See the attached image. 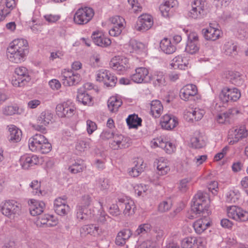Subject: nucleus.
<instances>
[{
	"mask_svg": "<svg viewBox=\"0 0 248 248\" xmlns=\"http://www.w3.org/2000/svg\"><path fill=\"white\" fill-rule=\"evenodd\" d=\"M228 78L232 84L238 86L242 85L245 81V76L236 71L229 72Z\"/></svg>",
	"mask_w": 248,
	"mask_h": 248,
	"instance_id": "obj_38",
	"label": "nucleus"
},
{
	"mask_svg": "<svg viewBox=\"0 0 248 248\" xmlns=\"http://www.w3.org/2000/svg\"><path fill=\"white\" fill-rule=\"evenodd\" d=\"M209 199L206 193L199 191L193 197L191 203V211L195 214L209 215Z\"/></svg>",
	"mask_w": 248,
	"mask_h": 248,
	"instance_id": "obj_2",
	"label": "nucleus"
},
{
	"mask_svg": "<svg viewBox=\"0 0 248 248\" xmlns=\"http://www.w3.org/2000/svg\"><path fill=\"white\" fill-rule=\"evenodd\" d=\"M237 46L232 42H228L225 44L223 49L224 52L227 55H236L237 53Z\"/></svg>",
	"mask_w": 248,
	"mask_h": 248,
	"instance_id": "obj_49",
	"label": "nucleus"
},
{
	"mask_svg": "<svg viewBox=\"0 0 248 248\" xmlns=\"http://www.w3.org/2000/svg\"><path fill=\"white\" fill-rule=\"evenodd\" d=\"M191 142L192 146L196 148H200L203 145L204 142L200 136H195L191 138Z\"/></svg>",
	"mask_w": 248,
	"mask_h": 248,
	"instance_id": "obj_61",
	"label": "nucleus"
},
{
	"mask_svg": "<svg viewBox=\"0 0 248 248\" xmlns=\"http://www.w3.org/2000/svg\"><path fill=\"white\" fill-rule=\"evenodd\" d=\"M92 202V198L89 195H84L82 196L77 206V218L80 221L87 220L88 218L89 212L88 207Z\"/></svg>",
	"mask_w": 248,
	"mask_h": 248,
	"instance_id": "obj_6",
	"label": "nucleus"
},
{
	"mask_svg": "<svg viewBox=\"0 0 248 248\" xmlns=\"http://www.w3.org/2000/svg\"><path fill=\"white\" fill-rule=\"evenodd\" d=\"M19 108L17 105L5 106L1 108L2 113L6 116L13 115L18 113Z\"/></svg>",
	"mask_w": 248,
	"mask_h": 248,
	"instance_id": "obj_47",
	"label": "nucleus"
},
{
	"mask_svg": "<svg viewBox=\"0 0 248 248\" xmlns=\"http://www.w3.org/2000/svg\"><path fill=\"white\" fill-rule=\"evenodd\" d=\"M178 124V122L176 117L168 114L164 115L160 122L161 127L166 130L173 129Z\"/></svg>",
	"mask_w": 248,
	"mask_h": 248,
	"instance_id": "obj_34",
	"label": "nucleus"
},
{
	"mask_svg": "<svg viewBox=\"0 0 248 248\" xmlns=\"http://www.w3.org/2000/svg\"><path fill=\"white\" fill-rule=\"evenodd\" d=\"M144 48V45L143 43L135 40H131L124 47L126 53L136 54H140Z\"/></svg>",
	"mask_w": 248,
	"mask_h": 248,
	"instance_id": "obj_32",
	"label": "nucleus"
},
{
	"mask_svg": "<svg viewBox=\"0 0 248 248\" xmlns=\"http://www.w3.org/2000/svg\"><path fill=\"white\" fill-rule=\"evenodd\" d=\"M155 166H156L157 170H163L165 169H168L169 163L167 160L163 157H160L156 159L155 163Z\"/></svg>",
	"mask_w": 248,
	"mask_h": 248,
	"instance_id": "obj_52",
	"label": "nucleus"
},
{
	"mask_svg": "<svg viewBox=\"0 0 248 248\" xmlns=\"http://www.w3.org/2000/svg\"><path fill=\"white\" fill-rule=\"evenodd\" d=\"M91 140L88 138H82L78 140L76 148L80 152H84L90 148Z\"/></svg>",
	"mask_w": 248,
	"mask_h": 248,
	"instance_id": "obj_43",
	"label": "nucleus"
},
{
	"mask_svg": "<svg viewBox=\"0 0 248 248\" xmlns=\"http://www.w3.org/2000/svg\"><path fill=\"white\" fill-rule=\"evenodd\" d=\"M248 130L244 125L229 130L227 137V141L230 145H233L241 140L247 137Z\"/></svg>",
	"mask_w": 248,
	"mask_h": 248,
	"instance_id": "obj_9",
	"label": "nucleus"
},
{
	"mask_svg": "<svg viewBox=\"0 0 248 248\" xmlns=\"http://www.w3.org/2000/svg\"><path fill=\"white\" fill-rule=\"evenodd\" d=\"M29 206L31 214L33 216H36L43 213L45 204L43 202L31 199L29 203Z\"/></svg>",
	"mask_w": 248,
	"mask_h": 248,
	"instance_id": "obj_35",
	"label": "nucleus"
},
{
	"mask_svg": "<svg viewBox=\"0 0 248 248\" xmlns=\"http://www.w3.org/2000/svg\"><path fill=\"white\" fill-rule=\"evenodd\" d=\"M77 99L84 105L91 106L93 104L92 97L82 88L78 90Z\"/></svg>",
	"mask_w": 248,
	"mask_h": 248,
	"instance_id": "obj_37",
	"label": "nucleus"
},
{
	"mask_svg": "<svg viewBox=\"0 0 248 248\" xmlns=\"http://www.w3.org/2000/svg\"><path fill=\"white\" fill-rule=\"evenodd\" d=\"M227 215L229 217L237 221L244 222L248 220V212L235 206L228 208Z\"/></svg>",
	"mask_w": 248,
	"mask_h": 248,
	"instance_id": "obj_19",
	"label": "nucleus"
},
{
	"mask_svg": "<svg viewBox=\"0 0 248 248\" xmlns=\"http://www.w3.org/2000/svg\"><path fill=\"white\" fill-rule=\"evenodd\" d=\"M174 69L186 70L190 67V61L184 55H178L174 58L170 64Z\"/></svg>",
	"mask_w": 248,
	"mask_h": 248,
	"instance_id": "obj_26",
	"label": "nucleus"
},
{
	"mask_svg": "<svg viewBox=\"0 0 248 248\" xmlns=\"http://www.w3.org/2000/svg\"><path fill=\"white\" fill-rule=\"evenodd\" d=\"M29 52V46L27 40L18 38L10 44L7 49V56L11 62L20 63L26 60Z\"/></svg>",
	"mask_w": 248,
	"mask_h": 248,
	"instance_id": "obj_1",
	"label": "nucleus"
},
{
	"mask_svg": "<svg viewBox=\"0 0 248 248\" xmlns=\"http://www.w3.org/2000/svg\"><path fill=\"white\" fill-rule=\"evenodd\" d=\"M150 146L153 148L159 147L168 154H171L176 150L175 145L163 137L154 139L150 142Z\"/></svg>",
	"mask_w": 248,
	"mask_h": 248,
	"instance_id": "obj_10",
	"label": "nucleus"
},
{
	"mask_svg": "<svg viewBox=\"0 0 248 248\" xmlns=\"http://www.w3.org/2000/svg\"><path fill=\"white\" fill-rule=\"evenodd\" d=\"M94 13L93 8L88 6L78 8L74 16V21L78 25L88 23L93 17Z\"/></svg>",
	"mask_w": 248,
	"mask_h": 248,
	"instance_id": "obj_5",
	"label": "nucleus"
},
{
	"mask_svg": "<svg viewBox=\"0 0 248 248\" xmlns=\"http://www.w3.org/2000/svg\"><path fill=\"white\" fill-rule=\"evenodd\" d=\"M109 187V181L108 179L101 178L96 181L95 188L98 191L107 193Z\"/></svg>",
	"mask_w": 248,
	"mask_h": 248,
	"instance_id": "obj_44",
	"label": "nucleus"
},
{
	"mask_svg": "<svg viewBox=\"0 0 248 248\" xmlns=\"http://www.w3.org/2000/svg\"><path fill=\"white\" fill-rule=\"evenodd\" d=\"M146 167V164L144 162L143 159L137 157L133 159L131 170H142Z\"/></svg>",
	"mask_w": 248,
	"mask_h": 248,
	"instance_id": "obj_48",
	"label": "nucleus"
},
{
	"mask_svg": "<svg viewBox=\"0 0 248 248\" xmlns=\"http://www.w3.org/2000/svg\"><path fill=\"white\" fill-rule=\"evenodd\" d=\"M109 213L114 217H117L121 214L122 209L119 205V198L116 201V204H112L109 208Z\"/></svg>",
	"mask_w": 248,
	"mask_h": 248,
	"instance_id": "obj_55",
	"label": "nucleus"
},
{
	"mask_svg": "<svg viewBox=\"0 0 248 248\" xmlns=\"http://www.w3.org/2000/svg\"><path fill=\"white\" fill-rule=\"evenodd\" d=\"M122 103V100L120 96H112L108 101V107L110 112H116Z\"/></svg>",
	"mask_w": 248,
	"mask_h": 248,
	"instance_id": "obj_39",
	"label": "nucleus"
},
{
	"mask_svg": "<svg viewBox=\"0 0 248 248\" xmlns=\"http://www.w3.org/2000/svg\"><path fill=\"white\" fill-rule=\"evenodd\" d=\"M126 122L129 128H137L141 125L142 120L138 115L133 114L128 116Z\"/></svg>",
	"mask_w": 248,
	"mask_h": 248,
	"instance_id": "obj_42",
	"label": "nucleus"
},
{
	"mask_svg": "<svg viewBox=\"0 0 248 248\" xmlns=\"http://www.w3.org/2000/svg\"><path fill=\"white\" fill-rule=\"evenodd\" d=\"M237 32L236 33L238 38L244 39L248 37V24L241 23L237 26Z\"/></svg>",
	"mask_w": 248,
	"mask_h": 248,
	"instance_id": "obj_45",
	"label": "nucleus"
},
{
	"mask_svg": "<svg viewBox=\"0 0 248 248\" xmlns=\"http://www.w3.org/2000/svg\"><path fill=\"white\" fill-rule=\"evenodd\" d=\"M209 215L202 214V217L197 220L193 224V227L197 234H201L211 225Z\"/></svg>",
	"mask_w": 248,
	"mask_h": 248,
	"instance_id": "obj_23",
	"label": "nucleus"
},
{
	"mask_svg": "<svg viewBox=\"0 0 248 248\" xmlns=\"http://www.w3.org/2000/svg\"><path fill=\"white\" fill-rule=\"evenodd\" d=\"M182 248H192L195 246L194 236H188L183 238L181 242Z\"/></svg>",
	"mask_w": 248,
	"mask_h": 248,
	"instance_id": "obj_51",
	"label": "nucleus"
},
{
	"mask_svg": "<svg viewBox=\"0 0 248 248\" xmlns=\"http://www.w3.org/2000/svg\"><path fill=\"white\" fill-rule=\"evenodd\" d=\"M128 60L124 56H115L112 58L109 62L110 67L114 70L121 74L127 68Z\"/></svg>",
	"mask_w": 248,
	"mask_h": 248,
	"instance_id": "obj_20",
	"label": "nucleus"
},
{
	"mask_svg": "<svg viewBox=\"0 0 248 248\" xmlns=\"http://www.w3.org/2000/svg\"><path fill=\"white\" fill-rule=\"evenodd\" d=\"M205 114L204 109L196 108L186 110L184 112V118L188 122L198 121L202 119Z\"/></svg>",
	"mask_w": 248,
	"mask_h": 248,
	"instance_id": "obj_22",
	"label": "nucleus"
},
{
	"mask_svg": "<svg viewBox=\"0 0 248 248\" xmlns=\"http://www.w3.org/2000/svg\"><path fill=\"white\" fill-rule=\"evenodd\" d=\"M90 63L94 67H98L99 65L100 61V55L97 52H94L90 57Z\"/></svg>",
	"mask_w": 248,
	"mask_h": 248,
	"instance_id": "obj_59",
	"label": "nucleus"
},
{
	"mask_svg": "<svg viewBox=\"0 0 248 248\" xmlns=\"http://www.w3.org/2000/svg\"><path fill=\"white\" fill-rule=\"evenodd\" d=\"M191 5V9L187 12V16L194 19L203 18L205 15L206 1L204 0H194Z\"/></svg>",
	"mask_w": 248,
	"mask_h": 248,
	"instance_id": "obj_8",
	"label": "nucleus"
},
{
	"mask_svg": "<svg viewBox=\"0 0 248 248\" xmlns=\"http://www.w3.org/2000/svg\"><path fill=\"white\" fill-rule=\"evenodd\" d=\"M96 80L102 82L107 86H114L117 82V78L109 71L105 69L98 70L96 74Z\"/></svg>",
	"mask_w": 248,
	"mask_h": 248,
	"instance_id": "obj_18",
	"label": "nucleus"
},
{
	"mask_svg": "<svg viewBox=\"0 0 248 248\" xmlns=\"http://www.w3.org/2000/svg\"><path fill=\"white\" fill-rule=\"evenodd\" d=\"M172 206V202L170 200L161 202L158 206V210L160 213L169 211Z\"/></svg>",
	"mask_w": 248,
	"mask_h": 248,
	"instance_id": "obj_53",
	"label": "nucleus"
},
{
	"mask_svg": "<svg viewBox=\"0 0 248 248\" xmlns=\"http://www.w3.org/2000/svg\"><path fill=\"white\" fill-rule=\"evenodd\" d=\"M97 126L95 122L88 120L86 121V130L89 135H91L97 129Z\"/></svg>",
	"mask_w": 248,
	"mask_h": 248,
	"instance_id": "obj_63",
	"label": "nucleus"
},
{
	"mask_svg": "<svg viewBox=\"0 0 248 248\" xmlns=\"http://www.w3.org/2000/svg\"><path fill=\"white\" fill-rule=\"evenodd\" d=\"M127 139L121 134H115L109 142L110 147L113 150H118L120 148L128 146Z\"/></svg>",
	"mask_w": 248,
	"mask_h": 248,
	"instance_id": "obj_31",
	"label": "nucleus"
},
{
	"mask_svg": "<svg viewBox=\"0 0 248 248\" xmlns=\"http://www.w3.org/2000/svg\"><path fill=\"white\" fill-rule=\"evenodd\" d=\"M178 4L177 0H166L159 7L162 16L165 17H169L172 14L173 8L177 7Z\"/></svg>",
	"mask_w": 248,
	"mask_h": 248,
	"instance_id": "obj_29",
	"label": "nucleus"
},
{
	"mask_svg": "<svg viewBox=\"0 0 248 248\" xmlns=\"http://www.w3.org/2000/svg\"><path fill=\"white\" fill-rule=\"evenodd\" d=\"M80 235L82 237L90 234L95 237L100 236L102 233V229L95 224H91L83 225L80 228Z\"/></svg>",
	"mask_w": 248,
	"mask_h": 248,
	"instance_id": "obj_28",
	"label": "nucleus"
},
{
	"mask_svg": "<svg viewBox=\"0 0 248 248\" xmlns=\"http://www.w3.org/2000/svg\"><path fill=\"white\" fill-rule=\"evenodd\" d=\"M149 70L144 67H139L135 69V72L130 78L131 80L137 83H150Z\"/></svg>",
	"mask_w": 248,
	"mask_h": 248,
	"instance_id": "obj_17",
	"label": "nucleus"
},
{
	"mask_svg": "<svg viewBox=\"0 0 248 248\" xmlns=\"http://www.w3.org/2000/svg\"><path fill=\"white\" fill-rule=\"evenodd\" d=\"M202 33L205 40L212 41L218 39L222 33L218 24L215 23H210L209 27L202 30Z\"/></svg>",
	"mask_w": 248,
	"mask_h": 248,
	"instance_id": "obj_16",
	"label": "nucleus"
},
{
	"mask_svg": "<svg viewBox=\"0 0 248 248\" xmlns=\"http://www.w3.org/2000/svg\"><path fill=\"white\" fill-rule=\"evenodd\" d=\"M119 205L123 210L125 216H129L135 213L136 206L133 200L127 198H119Z\"/></svg>",
	"mask_w": 248,
	"mask_h": 248,
	"instance_id": "obj_24",
	"label": "nucleus"
},
{
	"mask_svg": "<svg viewBox=\"0 0 248 248\" xmlns=\"http://www.w3.org/2000/svg\"><path fill=\"white\" fill-rule=\"evenodd\" d=\"M161 49L166 54H172L176 50V46L173 45L170 39L164 38L160 43Z\"/></svg>",
	"mask_w": 248,
	"mask_h": 248,
	"instance_id": "obj_41",
	"label": "nucleus"
},
{
	"mask_svg": "<svg viewBox=\"0 0 248 248\" xmlns=\"http://www.w3.org/2000/svg\"><path fill=\"white\" fill-rule=\"evenodd\" d=\"M149 186L145 185L140 184L135 187V191L139 196L144 197L147 194Z\"/></svg>",
	"mask_w": 248,
	"mask_h": 248,
	"instance_id": "obj_57",
	"label": "nucleus"
},
{
	"mask_svg": "<svg viewBox=\"0 0 248 248\" xmlns=\"http://www.w3.org/2000/svg\"><path fill=\"white\" fill-rule=\"evenodd\" d=\"M67 198L66 196L58 197L54 201V209L59 215L65 216L70 211V207L67 204Z\"/></svg>",
	"mask_w": 248,
	"mask_h": 248,
	"instance_id": "obj_21",
	"label": "nucleus"
},
{
	"mask_svg": "<svg viewBox=\"0 0 248 248\" xmlns=\"http://www.w3.org/2000/svg\"><path fill=\"white\" fill-rule=\"evenodd\" d=\"M163 110V107L161 102L158 100H153L150 103L151 115L155 118H158Z\"/></svg>",
	"mask_w": 248,
	"mask_h": 248,
	"instance_id": "obj_40",
	"label": "nucleus"
},
{
	"mask_svg": "<svg viewBox=\"0 0 248 248\" xmlns=\"http://www.w3.org/2000/svg\"><path fill=\"white\" fill-rule=\"evenodd\" d=\"M14 73L15 76L12 80V84L14 87H23L31 79L28 70L24 66L16 67L15 69Z\"/></svg>",
	"mask_w": 248,
	"mask_h": 248,
	"instance_id": "obj_4",
	"label": "nucleus"
},
{
	"mask_svg": "<svg viewBox=\"0 0 248 248\" xmlns=\"http://www.w3.org/2000/svg\"><path fill=\"white\" fill-rule=\"evenodd\" d=\"M240 97V91L236 88L224 87L219 94L220 99L224 103L229 101H236Z\"/></svg>",
	"mask_w": 248,
	"mask_h": 248,
	"instance_id": "obj_15",
	"label": "nucleus"
},
{
	"mask_svg": "<svg viewBox=\"0 0 248 248\" xmlns=\"http://www.w3.org/2000/svg\"><path fill=\"white\" fill-rule=\"evenodd\" d=\"M28 146L31 152L42 154L48 153L52 149L48 140L40 134H36L29 139Z\"/></svg>",
	"mask_w": 248,
	"mask_h": 248,
	"instance_id": "obj_3",
	"label": "nucleus"
},
{
	"mask_svg": "<svg viewBox=\"0 0 248 248\" xmlns=\"http://www.w3.org/2000/svg\"><path fill=\"white\" fill-rule=\"evenodd\" d=\"M41 159L35 155H24L20 159V165L24 170H28L30 167L39 164Z\"/></svg>",
	"mask_w": 248,
	"mask_h": 248,
	"instance_id": "obj_25",
	"label": "nucleus"
},
{
	"mask_svg": "<svg viewBox=\"0 0 248 248\" xmlns=\"http://www.w3.org/2000/svg\"><path fill=\"white\" fill-rule=\"evenodd\" d=\"M40 183L37 180H34L31 183L30 186L33 189L32 192L34 195L38 196L42 195V191L40 189Z\"/></svg>",
	"mask_w": 248,
	"mask_h": 248,
	"instance_id": "obj_60",
	"label": "nucleus"
},
{
	"mask_svg": "<svg viewBox=\"0 0 248 248\" xmlns=\"http://www.w3.org/2000/svg\"><path fill=\"white\" fill-rule=\"evenodd\" d=\"M8 131V140L10 142L16 143L21 140L22 133L21 130L13 124L7 126Z\"/></svg>",
	"mask_w": 248,
	"mask_h": 248,
	"instance_id": "obj_33",
	"label": "nucleus"
},
{
	"mask_svg": "<svg viewBox=\"0 0 248 248\" xmlns=\"http://www.w3.org/2000/svg\"><path fill=\"white\" fill-rule=\"evenodd\" d=\"M151 225L148 223L142 224L139 226L135 232V235L144 234L150 232Z\"/></svg>",
	"mask_w": 248,
	"mask_h": 248,
	"instance_id": "obj_56",
	"label": "nucleus"
},
{
	"mask_svg": "<svg viewBox=\"0 0 248 248\" xmlns=\"http://www.w3.org/2000/svg\"><path fill=\"white\" fill-rule=\"evenodd\" d=\"M21 207L20 203L14 200L4 201L0 205L2 214L9 218L19 214Z\"/></svg>",
	"mask_w": 248,
	"mask_h": 248,
	"instance_id": "obj_7",
	"label": "nucleus"
},
{
	"mask_svg": "<svg viewBox=\"0 0 248 248\" xmlns=\"http://www.w3.org/2000/svg\"><path fill=\"white\" fill-rule=\"evenodd\" d=\"M53 118V114L48 110L42 112L38 117L37 124L33 125L35 130L43 133H46V127L49 124Z\"/></svg>",
	"mask_w": 248,
	"mask_h": 248,
	"instance_id": "obj_12",
	"label": "nucleus"
},
{
	"mask_svg": "<svg viewBox=\"0 0 248 248\" xmlns=\"http://www.w3.org/2000/svg\"><path fill=\"white\" fill-rule=\"evenodd\" d=\"M92 38L96 45L101 47H107L111 43L110 39L105 37L103 33L99 31H93L92 34Z\"/></svg>",
	"mask_w": 248,
	"mask_h": 248,
	"instance_id": "obj_30",
	"label": "nucleus"
},
{
	"mask_svg": "<svg viewBox=\"0 0 248 248\" xmlns=\"http://www.w3.org/2000/svg\"><path fill=\"white\" fill-rule=\"evenodd\" d=\"M199 43L187 42L185 51L190 54H194L199 51Z\"/></svg>",
	"mask_w": 248,
	"mask_h": 248,
	"instance_id": "obj_54",
	"label": "nucleus"
},
{
	"mask_svg": "<svg viewBox=\"0 0 248 248\" xmlns=\"http://www.w3.org/2000/svg\"><path fill=\"white\" fill-rule=\"evenodd\" d=\"M111 26L124 27V19L120 16H114L110 18Z\"/></svg>",
	"mask_w": 248,
	"mask_h": 248,
	"instance_id": "obj_58",
	"label": "nucleus"
},
{
	"mask_svg": "<svg viewBox=\"0 0 248 248\" xmlns=\"http://www.w3.org/2000/svg\"><path fill=\"white\" fill-rule=\"evenodd\" d=\"M153 24V16L148 14H143L138 17L134 28L137 31L144 32L149 30Z\"/></svg>",
	"mask_w": 248,
	"mask_h": 248,
	"instance_id": "obj_14",
	"label": "nucleus"
},
{
	"mask_svg": "<svg viewBox=\"0 0 248 248\" xmlns=\"http://www.w3.org/2000/svg\"><path fill=\"white\" fill-rule=\"evenodd\" d=\"M124 27L111 26L109 30V34L110 36L116 37L119 36L122 32Z\"/></svg>",
	"mask_w": 248,
	"mask_h": 248,
	"instance_id": "obj_64",
	"label": "nucleus"
},
{
	"mask_svg": "<svg viewBox=\"0 0 248 248\" xmlns=\"http://www.w3.org/2000/svg\"><path fill=\"white\" fill-rule=\"evenodd\" d=\"M238 113V110L235 108L230 109L225 112L218 114L217 116V121L219 123L223 124L227 120V119L230 117L231 115H234Z\"/></svg>",
	"mask_w": 248,
	"mask_h": 248,
	"instance_id": "obj_46",
	"label": "nucleus"
},
{
	"mask_svg": "<svg viewBox=\"0 0 248 248\" xmlns=\"http://www.w3.org/2000/svg\"><path fill=\"white\" fill-rule=\"evenodd\" d=\"M56 109L57 114L60 117H71L76 112L75 105L70 100L58 104Z\"/></svg>",
	"mask_w": 248,
	"mask_h": 248,
	"instance_id": "obj_13",
	"label": "nucleus"
},
{
	"mask_svg": "<svg viewBox=\"0 0 248 248\" xmlns=\"http://www.w3.org/2000/svg\"><path fill=\"white\" fill-rule=\"evenodd\" d=\"M61 79L63 84L71 86L78 84L81 80L80 75L72 70L64 69L62 71Z\"/></svg>",
	"mask_w": 248,
	"mask_h": 248,
	"instance_id": "obj_11",
	"label": "nucleus"
},
{
	"mask_svg": "<svg viewBox=\"0 0 248 248\" xmlns=\"http://www.w3.org/2000/svg\"><path fill=\"white\" fill-rule=\"evenodd\" d=\"M240 193L238 190H230L226 195V202L231 203H236L239 199Z\"/></svg>",
	"mask_w": 248,
	"mask_h": 248,
	"instance_id": "obj_50",
	"label": "nucleus"
},
{
	"mask_svg": "<svg viewBox=\"0 0 248 248\" xmlns=\"http://www.w3.org/2000/svg\"><path fill=\"white\" fill-rule=\"evenodd\" d=\"M128 2L134 13H137L141 11L142 7L137 0H128Z\"/></svg>",
	"mask_w": 248,
	"mask_h": 248,
	"instance_id": "obj_62",
	"label": "nucleus"
},
{
	"mask_svg": "<svg viewBox=\"0 0 248 248\" xmlns=\"http://www.w3.org/2000/svg\"><path fill=\"white\" fill-rule=\"evenodd\" d=\"M150 82H152L155 86H161L165 83L164 74L161 71H155L150 74Z\"/></svg>",
	"mask_w": 248,
	"mask_h": 248,
	"instance_id": "obj_36",
	"label": "nucleus"
},
{
	"mask_svg": "<svg viewBox=\"0 0 248 248\" xmlns=\"http://www.w3.org/2000/svg\"><path fill=\"white\" fill-rule=\"evenodd\" d=\"M198 93V89L194 84H187L180 90V96L185 101L191 99L193 97Z\"/></svg>",
	"mask_w": 248,
	"mask_h": 248,
	"instance_id": "obj_27",
	"label": "nucleus"
}]
</instances>
